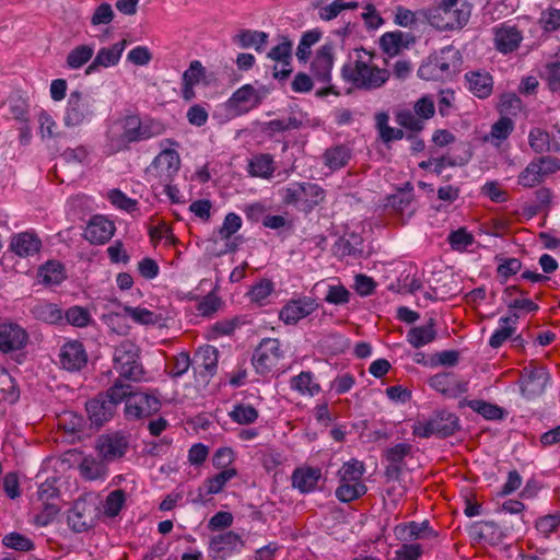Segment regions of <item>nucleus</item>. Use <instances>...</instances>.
<instances>
[{
  "mask_svg": "<svg viewBox=\"0 0 560 560\" xmlns=\"http://www.w3.org/2000/svg\"><path fill=\"white\" fill-rule=\"evenodd\" d=\"M373 56L365 49H357L355 58L346 62L341 69L345 81L357 89L375 90L383 86L389 79V71L372 63Z\"/></svg>",
  "mask_w": 560,
  "mask_h": 560,
  "instance_id": "nucleus-1",
  "label": "nucleus"
},
{
  "mask_svg": "<svg viewBox=\"0 0 560 560\" xmlns=\"http://www.w3.org/2000/svg\"><path fill=\"white\" fill-rule=\"evenodd\" d=\"M281 200L287 206L310 213L326 198V190L316 183L292 182L279 190Z\"/></svg>",
  "mask_w": 560,
  "mask_h": 560,
  "instance_id": "nucleus-2",
  "label": "nucleus"
},
{
  "mask_svg": "<svg viewBox=\"0 0 560 560\" xmlns=\"http://www.w3.org/2000/svg\"><path fill=\"white\" fill-rule=\"evenodd\" d=\"M462 65L459 50L446 46L430 55L418 69V75L423 80H445L452 77Z\"/></svg>",
  "mask_w": 560,
  "mask_h": 560,
  "instance_id": "nucleus-3",
  "label": "nucleus"
},
{
  "mask_svg": "<svg viewBox=\"0 0 560 560\" xmlns=\"http://www.w3.org/2000/svg\"><path fill=\"white\" fill-rule=\"evenodd\" d=\"M128 393L129 385L124 384L120 380H116L105 394H101L88 401L86 411L91 422L97 427L107 422Z\"/></svg>",
  "mask_w": 560,
  "mask_h": 560,
  "instance_id": "nucleus-4",
  "label": "nucleus"
},
{
  "mask_svg": "<svg viewBox=\"0 0 560 560\" xmlns=\"http://www.w3.org/2000/svg\"><path fill=\"white\" fill-rule=\"evenodd\" d=\"M113 368L121 378L132 382L142 380L144 369L140 361V349L136 342L125 339L115 347Z\"/></svg>",
  "mask_w": 560,
  "mask_h": 560,
  "instance_id": "nucleus-5",
  "label": "nucleus"
},
{
  "mask_svg": "<svg viewBox=\"0 0 560 560\" xmlns=\"http://www.w3.org/2000/svg\"><path fill=\"white\" fill-rule=\"evenodd\" d=\"M458 429L459 420L455 413L439 410L427 420H417L412 425V434L421 439H429L433 435L447 438Z\"/></svg>",
  "mask_w": 560,
  "mask_h": 560,
  "instance_id": "nucleus-6",
  "label": "nucleus"
},
{
  "mask_svg": "<svg viewBox=\"0 0 560 560\" xmlns=\"http://www.w3.org/2000/svg\"><path fill=\"white\" fill-rule=\"evenodd\" d=\"M162 132L163 126L158 121H141L138 116H127L122 121V133L117 147L126 148L131 142L148 140Z\"/></svg>",
  "mask_w": 560,
  "mask_h": 560,
  "instance_id": "nucleus-7",
  "label": "nucleus"
},
{
  "mask_svg": "<svg viewBox=\"0 0 560 560\" xmlns=\"http://www.w3.org/2000/svg\"><path fill=\"white\" fill-rule=\"evenodd\" d=\"M281 359H283V350L280 340L265 338L255 349L252 363L258 374L267 375L278 366Z\"/></svg>",
  "mask_w": 560,
  "mask_h": 560,
  "instance_id": "nucleus-8",
  "label": "nucleus"
},
{
  "mask_svg": "<svg viewBox=\"0 0 560 560\" xmlns=\"http://www.w3.org/2000/svg\"><path fill=\"white\" fill-rule=\"evenodd\" d=\"M125 415L129 420H137L150 417L161 408L160 399L150 393L132 392L129 385V393L124 397Z\"/></svg>",
  "mask_w": 560,
  "mask_h": 560,
  "instance_id": "nucleus-9",
  "label": "nucleus"
},
{
  "mask_svg": "<svg viewBox=\"0 0 560 560\" xmlns=\"http://www.w3.org/2000/svg\"><path fill=\"white\" fill-rule=\"evenodd\" d=\"M94 101L88 94L80 91H72L68 97L65 125L67 127H77L89 122L94 116Z\"/></svg>",
  "mask_w": 560,
  "mask_h": 560,
  "instance_id": "nucleus-10",
  "label": "nucleus"
},
{
  "mask_svg": "<svg viewBox=\"0 0 560 560\" xmlns=\"http://www.w3.org/2000/svg\"><path fill=\"white\" fill-rule=\"evenodd\" d=\"M180 166L179 154L173 149L160 152L147 168V174L153 176L160 183H172Z\"/></svg>",
  "mask_w": 560,
  "mask_h": 560,
  "instance_id": "nucleus-11",
  "label": "nucleus"
},
{
  "mask_svg": "<svg viewBox=\"0 0 560 560\" xmlns=\"http://www.w3.org/2000/svg\"><path fill=\"white\" fill-rule=\"evenodd\" d=\"M245 547L243 538L233 530H228L211 537L209 541V557L212 560H226L241 553Z\"/></svg>",
  "mask_w": 560,
  "mask_h": 560,
  "instance_id": "nucleus-12",
  "label": "nucleus"
},
{
  "mask_svg": "<svg viewBox=\"0 0 560 560\" xmlns=\"http://www.w3.org/2000/svg\"><path fill=\"white\" fill-rule=\"evenodd\" d=\"M560 170V160L545 155L532 161L521 173L518 183L524 187H533L539 184L546 175Z\"/></svg>",
  "mask_w": 560,
  "mask_h": 560,
  "instance_id": "nucleus-13",
  "label": "nucleus"
},
{
  "mask_svg": "<svg viewBox=\"0 0 560 560\" xmlns=\"http://www.w3.org/2000/svg\"><path fill=\"white\" fill-rule=\"evenodd\" d=\"M549 373L544 366H535L530 363L521 373L520 386L522 395L527 399L540 396L549 381Z\"/></svg>",
  "mask_w": 560,
  "mask_h": 560,
  "instance_id": "nucleus-14",
  "label": "nucleus"
},
{
  "mask_svg": "<svg viewBox=\"0 0 560 560\" xmlns=\"http://www.w3.org/2000/svg\"><path fill=\"white\" fill-rule=\"evenodd\" d=\"M129 446L128 439L120 433L102 434L95 442V448L98 456L105 462L110 463L121 458Z\"/></svg>",
  "mask_w": 560,
  "mask_h": 560,
  "instance_id": "nucleus-15",
  "label": "nucleus"
},
{
  "mask_svg": "<svg viewBox=\"0 0 560 560\" xmlns=\"http://www.w3.org/2000/svg\"><path fill=\"white\" fill-rule=\"evenodd\" d=\"M425 18L431 26L439 31L460 28L469 18L467 10L446 11V9H429Z\"/></svg>",
  "mask_w": 560,
  "mask_h": 560,
  "instance_id": "nucleus-16",
  "label": "nucleus"
},
{
  "mask_svg": "<svg viewBox=\"0 0 560 560\" xmlns=\"http://www.w3.org/2000/svg\"><path fill=\"white\" fill-rule=\"evenodd\" d=\"M292 48L293 43L287 36H282L280 43L267 54L269 59L281 65L280 69L278 66L273 67L272 75L275 79L280 81L287 80L292 73Z\"/></svg>",
  "mask_w": 560,
  "mask_h": 560,
  "instance_id": "nucleus-17",
  "label": "nucleus"
},
{
  "mask_svg": "<svg viewBox=\"0 0 560 560\" xmlns=\"http://www.w3.org/2000/svg\"><path fill=\"white\" fill-rule=\"evenodd\" d=\"M261 102V97L250 84H245L237 89L226 103L228 110L238 116L257 107Z\"/></svg>",
  "mask_w": 560,
  "mask_h": 560,
  "instance_id": "nucleus-18",
  "label": "nucleus"
},
{
  "mask_svg": "<svg viewBox=\"0 0 560 560\" xmlns=\"http://www.w3.org/2000/svg\"><path fill=\"white\" fill-rule=\"evenodd\" d=\"M318 304L315 299L303 296L290 300L280 311L279 318L287 325H295L302 318H305L314 311Z\"/></svg>",
  "mask_w": 560,
  "mask_h": 560,
  "instance_id": "nucleus-19",
  "label": "nucleus"
},
{
  "mask_svg": "<svg viewBox=\"0 0 560 560\" xmlns=\"http://www.w3.org/2000/svg\"><path fill=\"white\" fill-rule=\"evenodd\" d=\"M525 505L518 500H508L497 508L493 512L494 520H492V539L498 533V538L506 535V533L513 527L512 521H506L505 515L521 517L520 515L524 511Z\"/></svg>",
  "mask_w": 560,
  "mask_h": 560,
  "instance_id": "nucleus-20",
  "label": "nucleus"
},
{
  "mask_svg": "<svg viewBox=\"0 0 560 560\" xmlns=\"http://www.w3.org/2000/svg\"><path fill=\"white\" fill-rule=\"evenodd\" d=\"M28 340L26 330L15 323L0 324V352L10 353L22 350Z\"/></svg>",
  "mask_w": 560,
  "mask_h": 560,
  "instance_id": "nucleus-21",
  "label": "nucleus"
},
{
  "mask_svg": "<svg viewBox=\"0 0 560 560\" xmlns=\"http://www.w3.org/2000/svg\"><path fill=\"white\" fill-rule=\"evenodd\" d=\"M115 224L104 215H93L84 230V238L91 244L102 245L107 243L115 233Z\"/></svg>",
  "mask_w": 560,
  "mask_h": 560,
  "instance_id": "nucleus-22",
  "label": "nucleus"
},
{
  "mask_svg": "<svg viewBox=\"0 0 560 560\" xmlns=\"http://www.w3.org/2000/svg\"><path fill=\"white\" fill-rule=\"evenodd\" d=\"M412 202L413 186L411 183L407 182L402 187L398 188L395 194L386 198L384 207L395 214L410 218L415 212Z\"/></svg>",
  "mask_w": 560,
  "mask_h": 560,
  "instance_id": "nucleus-23",
  "label": "nucleus"
},
{
  "mask_svg": "<svg viewBox=\"0 0 560 560\" xmlns=\"http://www.w3.org/2000/svg\"><path fill=\"white\" fill-rule=\"evenodd\" d=\"M219 351L215 347L207 345L200 347L195 353L194 371L208 382L217 372Z\"/></svg>",
  "mask_w": 560,
  "mask_h": 560,
  "instance_id": "nucleus-24",
  "label": "nucleus"
},
{
  "mask_svg": "<svg viewBox=\"0 0 560 560\" xmlns=\"http://www.w3.org/2000/svg\"><path fill=\"white\" fill-rule=\"evenodd\" d=\"M95 509L85 501H75L69 510L67 521L75 533H83L94 525Z\"/></svg>",
  "mask_w": 560,
  "mask_h": 560,
  "instance_id": "nucleus-25",
  "label": "nucleus"
},
{
  "mask_svg": "<svg viewBox=\"0 0 560 560\" xmlns=\"http://www.w3.org/2000/svg\"><path fill=\"white\" fill-rule=\"evenodd\" d=\"M60 365L68 371H79L85 366L88 354L80 341L73 340L66 342L59 351Z\"/></svg>",
  "mask_w": 560,
  "mask_h": 560,
  "instance_id": "nucleus-26",
  "label": "nucleus"
},
{
  "mask_svg": "<svg viewBox=\"0 0 560 560\" xmlns=\"http://www.w3.org/2000/svg\"><path fill=\"white\" fill-rule=\"evenodd\" d=\"M429 385L447 398H456L467 392L468 384L453 373H438L429 378Z\"/></svg>",
  "mask_w": 560,
  "mask_h": 560,
  "instance_id": "nucleus-27",
  "label": "nucleus"
},
{
  "mask_svg": "<svg viewBox=\"0 0 560 560\" xmlns=\"http://www.w3.org/2000/svg\"><path fill=\"white\" fill-rule=\"evenodd\" d=\"M126 40H120L113 44L112 46L102 47L97 51L93 61L85 69V74L89 75L97 72L100 68H109L116 66L121 58V55L126 48Z\"/></svg>",
  "mask_w": 560,
  "mask_h": 560,
  "instance_id": "nucleus-28",
  "label": "nucleus"
},
{
  "mask_svg": "<svg viewBox=\"0 0 560 560\" xmlns=\"http://www.w3.org/2000/svg\"><path fill=\"white\" fill-rule=\"evenodd\" d=\"M334 66V45L324 44L316 52L312 62L311 70L314 78L320 83H328L331 79V69Z\"/></svg>",
  "mask_w": 560,
  "mask_h": 560,
  "instance_id": "nucleus-29",
  "label": "nucleus"
},
{
  "mask_svg": "<svg viewBox=\"0 0 560 560\" xmlns=\"http://www.w3.org/2000/svg\"><path fill=\"white\" fill-rule=\"evenodd\" d=\"M236 475L237 471L235 468H228L210 478H207L202 486L199 487L198 494L192 501L195 503H201L206 501V497L220 493L225 485Z\"/></svg>",
  "mask_w": 560,
  "mask_h": 560,
  "instance_id": "nucleus-30",
  "label": "nucleus"
},
{
  "mask_svg": "<svg viewBox=\"0 0 560 560\" xmlns=\"http://www.w3.org/2000/svg\"><path fill=\"white\" fill-rule=\"evenodd\" d=\"M322 479V470L317 467H298L293 470L291 480L292 487L301 493H310L317 489Z\"/></svg>",
  "mask_w": 560,
  "mask_h": 560,
  "instance_id": "nucleus-31",
  "label": "nucleus"
},
{
  "mask_svg": "<svg viewBox=\"0 0 560 560\" xmlns=\"http://www.w3.org/2000/svg\"><path fill=\"white\" fill-rule=\"evenodd\" d=\"M522 39L521 32L514 25L502 24L494 33L495 48L504 55L517 49Z\"/></svg>",
  "mask_w": 560,
  "mask_h": 560,
  "instance_id": "nucleus-32",
  "label": "nucleus"
},
{
  "mask_svg": "<svg viewBox=\"0 0 560 560\" xmlns=\"http://www.w3.org/2000/svg\"><path fill=\"white\" fill-rule=\"evenodd\" d=\"M42 247V241L36 234L22 232L15 234L10 243V249L19 257L26 258L36 255Z\"/></svg>",
  "mask_w": 560,
  "mask_h": 560,
  "instance_id": "nucleus-33",
  "label": "nucleus"
},
{
  "mask_svg": "<svg viewBox=\"0 0 560 560\" xmlns=\"http://www.w3.org/2000/svg\"><path fill=\"white\" fill-rule=\"evenodd\" d=\"M395 535L401 541H411L416 539L430 538L435 536L434 530L430 527L429 521L421 523L409 522L399 524L395 527Z\"/></svg>",
  "mask_w": 560,
  "mask_h": 560,
  "instance_id": "nucleus-34",
  "label": "nucleus"
},
{
  "mask_svg": "<svg viewBox=\"0 0 560 560\" xmlns=\"http://www.w3.org/2000/svg\"><path fill=\"white\" fill-rule=\"evenodd\" d=\"M247 171L253 177L271 178L276 171L273 156L267 153L254 155L248 162Z\"/></svg>",
  "mask_w": 560,
  "mask_h": 560,
  "instance_id": "nucleus-35",
  "label": "nucleus"
},
{
  "mask_svg": "<svg viewBox=\"0 0 560 560\" xmlns=\"http://www.w3.org/2000/svg\"><path fill=\"white\" fill-rule=\"evenodd\" d=\"M434 326L435 319L431 317L425 325L411 328L407 334V340L415 348H421L432 342L436 337Z\"/></svg>",
  "mask_w": 560,
  "mask_h": 560,
  "instance_id": "nucleus-36",
  "label": "nucleus"
},
{
  "mask_svg": "<svg viewBox=\"0 0 560 560\" xmlns=\"http://www.w3.org/2000/svg\"><path fill=\"white\" fill-rule=\"evenodd\" d=\"M268 34L261 31L242 30L233 37V42L241 48L254 47L256 51H261L267 44Z\"/></svg>",
  "mask_w": 560,
  "mask_h": 560,
  "instance_id": "nucleus-37",
  "label": "nucleus"
},
{
  "mask_svg": "<svg viewBox=\"0 0 560 560\" xmlns=\"http://www.w3.org/2000/svg\"><path fill=\"white\" fill-rule=\"evenodd\" d=\"M468 535L472 547L487 552L490 545V523L485 521L472 522L468 526Z\"/></svg>",
  "mask_w": 560,
  "mask_h": 560,
  "instance_id": "nucleus-38",
  "label": "nucleus"
},
{
  "mask_svg": "<svg viewBox=\"0 0 560 560\" xmlns=\"http://www.w3.org/2000/svg\"><path fill=\"white\" fill-rule=\"evenodd\" d=\"M81 475L88 480L104 479L107 475L106 463L101 458L86 456L79 465Z\"/></svg>",
  "mask_w": 560,
  "mask_h": 560,
  "instance_id": "nucleus-39",
  "label": "nucleus"
},
{
  "mask_svg": "<svg viewBox=\"0 0 560 560\" xmlns=\"http://www.w3.org/2000/svg\"><path fill=\"white\" fill-rule=\"evenodd\" d=\"M351 158V150L346 145L327 149L323 155L324 164L332 171L346 166Z\"/></svg>",
  "mask_w": 560,
  "mask_h": 560,
  "instance_id": "nucleus-40",
  "label": "nucleus"
},
{
  "mask_svg": "<svg viewBox=\"0 0 560 560\" xmlns=\"http://www.w3.org/2000/svg\"><path fill=\"white\" fill-rule=\"evenodd\" d=\"M468 89L478 97L485 98L490 95V75L488 72L471 71L466 73Z\"/></svg>",
  "mask_w": 560,
  "mask_h": 560,
  "instance_id": "nucleus-41",
  "label": "nucleus"
},
{
  "mask_svg": "<svg viewBox=\"0 0 560 560\" xmlns=\"http://www.w3.org/2000/svg\"><path fill=\"white\" fill-rule=\"evenodd\" d=\"M408 35L400 32H386L380 38V45L384 52L389 56L397 55L402 47L408 45Z\"/></svg>",
  "mask_w": 560,
  "mask_h": 560,
  "instance_id": "nucleus-42",
  "label": "nucleus"
},
{
  "mask_svg": "<svg viewBox=\"0 0 560 560\" xmlns=\"http://www.w3.org/2000/svg\"><path fill=\"white\" fill-rule=\"evenodd\" d=\"M368 487L364 482L339 481L335 495L339 501L349 503L364 495Z\"/></svg>",
  "mask_w": 560,
  "mask_h": 560,
  "instance_id": "nucleus-43",
  "label": "nucleus"
},
{
  "mask_svg": "<svg viewBox=\"0 0 560 560\" xmlns=\"http://www.w3.org/2000/svg\"><path fill=\"white\" fill-rule=\"evenodd\" d=\"M518 316L514 313L506 317H501L499 328L492 334V348L500 347L515 331Z\"/></svg>",
  "mask_w": 560,
  "mask_h": 560,
  "instance_id": "nucleus-44",
  "label": "nucleus"
},
{
  "mask_svg": "<svg viewBox=\"0 0 560 560\" xmlns=\"http://www.w3.org/2000/svg\"><path fill=\"white\" fill-rule=\"evenodd\" d=\"M410 451L411 445L407 443H398L387 450L386 458L390 463L387 467V475H398L400 472V464L404 462L405 457L409 455Z\"/></svg>",
  "mask_w": 560,
  "mask_h": 560,
  "instance_id": "nucleus-45",
  "label": "nucleus"
},
{
  "mask_svg": "<svg viewBox=\"0 0 560 560\" xmlns=\"http://www.w3.org/2000/svg\"><path fill=\"white\" fill-rule=\"evenodd\" d=\"M291 388L302 395L315 396L320 392L319 384L313 381L311 372H301L299 375L291 378Z\"/></svg>",
  "mask_w": 560,
  "mask_h": 560,
  "instance_id": "nucleus-46",
  "label": "nucleus"
},
{
  "mask_svg": "<svg viewBox=\"0 0 560 560\" xmlns=\"http://www.w3.org/2000/svg\"><path fill=\"white\" fill-rule=\"evenodd\" d=\"M365 472L364 464L358 459H351L345 463L338 470L339 481L363 482L362 477Z\"/></svg>",
  "mask_w": 560,
  "mask_h": 560,
  "instance_id": "nucleus-47",
  "label": "nucleus"
},
{
  "mask_svg": "<svg viewBox=\"0 0 560 560\" xmlns=\"http://www.w3.org/2000/svg\"><path fill=\"white\" fill-rule=\"evenodd\" d=\"M336 253L340 256H357L362 254V237L358 234H350L348 237L339 238L336 244Z\"/></svg>",
  "mask_w": 560,
  "mask_h": 560,
  "instance_id": "nucleus-48",
  "label": "nucleus"
},
{
  "mask_svg": "<svg viewBox=\"0 0 560 560\" xmlns=\"http://www.w3.org/2000/svg\"><path fill=\"white\" fill-rule=\"evenodd\" d=\"M528 143L535 153H545L552 151L550 135L541 128H532L528 133Z\"/></svg>",
  "mask_w": 560,
  "mask_h": 560,
  "instance_id": "nucleus-49",
  "label": "nucleus"
},
{
  "mask_svg": "<svg viewBox=\"0 0 560 560\" xmlns=\"http://www.w3.org/2000/svg\"><path fill=\"white\" fill-rule=\"evenodd\" d=\"M314 10H316L317 18L320 21L329 22L336 19L342 12L341 0H332L327 3L324 0H315L312 3Z\"/></svg>",
  "mask_w": 560,
  "mask_h": 560,
  "instance_id": "nucleus-50",
  "label": "nucleus"
},
{
  "mask_svg": "<svg viewBox=\"0 0 560 560\" xmlns=\"http://www.w3.org/2000/svg\"><path fill=\"white\" fill-rule=\"evenodd\" d=\"M258 410L252 405L237 404L229 412V417L235 423L248 425L258 419Z\"/></svg>",
  "mask_w": 560,
  "mask_h": 560,
  "instance_id": "nucleus-51",
  "label": "nucleus"
},
{
  "mask_svg": "<svg viewBox=\"0 0 560 560\" xmlns=\"http://www.w3.org/2000/svg\"><path fill=\"white\" fill-rule=\"evenodd\" d=\"M94 55V47L91 45H79L74 47L67 56V66L70 69H80Z\"/></svg>",
  "mask_w": 560,
  "mask_h": 560,
  "instance_id": "nucleus-52",
  "label": "nucleus"
},
{
  "mask_svg": "<svg viewBox=\"0 0 560 560\" xmlns=\"http://www.w3.org/2000/svg\"><path fill=\"white\" fill-rule=\"evenodd\" d=\"M35 316L48 324H58L63 319L61 308L52 303H42L34 308Z\"/></svg>",
  "mask_w": 560,
  "mask_h": 560,
  "instance_id": "nucleus-53",
  "label": "nucleus"
},
{
  "mask_svg": "<svg viewBox=\"0 0 560 560\" xmlns=\"http://www.w3.org/2000/svg\"><path fill=\"white\" fill-rule=\"evenodd\" d=\"M320 32L316 30L305 32L302 35L295 54L300 61L306 62L311 55L312 46L320 39Z\"/></svg>",
  "mask_w": 560,
  "mask_h": 560,
  "instance_id": "nucleus-54",
  "label": "nucleus"
},
{
  "mask_svg": "<svg viewBox=\"0 0 560 560\" xmlns=\"http://www.w3.org/2000/svg\"><path fill=\"white\" fill-rule=\"evenodd\" d=\"M63 318L68 324L80 328L89 326L92 322L90 312L78 305L69 307L66 311Z\"/></svg>",
  "mask_w": 560,
  "mask_h": 560,
  "instance_id": "nucleus-55",
  "label": "nucleus"
},
{
  "mask_svg": "<svg viewBox=\"0 0 560 560\" xmlns=\"http://www.w3.org/2000/svg\"><path fill=\"white\" fill-rule=\"evenodd\" d=\"M126 501L125 492L120 489L112 491L103 505V512L108 517H115L119 514Z\"/></svg>",
  "mask_w": 560,
  "mask_h": 560,
  "instance_id": "nucleus-56",
  "label": "nucleus"
},
{
  "mask_svg": "<svg viewBox=\"0 0 560 560\" xmlns=\"http://www.w3.org/2000/svg\"><path fill=\"white\" fill-rule=\"evenodd\" d=\"M45 283L59 284L65 279L63 266L58 261H48L40 268Z\"/></svg>",
  "mask_w": 560,
  "mask_h": 560,
  "instance_id": "nucleus-57",
  "label": "nucleus"
},
{
  "mask_svg": "<svg viewBox=\"0 0 560 560\" xmlns=\"http://www.w3.org/2000/svg\"><path fill=\"white\" fill-rule=\"evenodd\" d=\"M522 106L521 98L514 93L503 94L498 104V110L501 116H515Z\"/></svg>",
  "mask_w": 560,
  "mask_h": 560,
  "instance_id": "nucleus-58",
  "label": "nucleus"
},
{
  "mask_svg": "<svg viewBox=\"0 0 560 560\" xmlns=\"http://www.w3.org/2000/svg\"><path fill=\"white\" fill-rule=\"evenodd\" d=\"M396 121L402 128L416 132L421 131L424 127V121L409 109L398 112L396 115Z\"/></svg>",
  "mask_w": 560,
  "mask_h": 560,
  "instance_id": "nucleus-59",
  "label": "nucleus"
},
{
  "mask_svg": "<svg viewBox=\"0 0 560 560\" xmlns=\"http://www.w3.org/2000/svg\"><path fill=\"white\" fill-rule=\"evenodd\" d=\"M191 360L188 353L180 352L173 358L172 362L167 365V372L171 377H182L190 368Z\"/></svg>",
  "mask_w": 560,
  "mask_h": 560,
  "instance_id": "nucleus-60",
  "label": "nucleus"
},
{
  "mask_svg": "<svg viewBox=\"0 0 560 560\" xmlns=\"http://www.w3.org/2000/svg\"><path fill=\"white\" fill-rule=\"evenodd\" d=\"M2 542L5 547L18 551H28L34 548V544L30 538L15 532L5 535Z\"/></svg>",
  "mask_w": 560,
  "mask_h": 560,
  "instance_id": "nucleus-61",
  "label": "nucleus"
},
{
  "mask_svg": "<svg viewBox=\"0 0 560 560\" xmlns=\"http://www.w3.org/2000/svg\"><path fill=\"white\" fill-rule=\"evenodd\" d=\"M59 511L58 502H40V511L35 516L36 524L47 526L55 520Z\"/></svg>",
  "mask_w": 560,
  "mask_h": 560,
  "instance_id": "nucleus-62",
  "label": "nucleus"
},
{
  "mask_svg": "<svg viewBox=\"0 0 560 560\" xmlns=\"http://www.w3.org/2000/svg\"><path fill=\"white\" fill-rule=\"evenodd\" d=\"M242 218L234 213L230 212L225 215L221 228L219 229V235L222 240H229L232 235H234L242 228Z\"/></svg>",
  "mask_w": 560,
  "mask_h": 560,
  "instance_id": "nucleus-63",
  "label": "nucleus"
},
{
  "mask_svg": "<svg viewBox=\"0 0 560 560\" xmlns=\"http://www.w3.org/2000/svg\"><path fill=\"white\" fill-rule=\"evenodd\" d=\"M545 80L552 93H560V61H553L546 65Z\"/></svg>",
  "mask_w": 560,
  "mask_h": 560,
  "instance_id": "nucleus-64",
  "label": "nucleus"
}]
</instances>
